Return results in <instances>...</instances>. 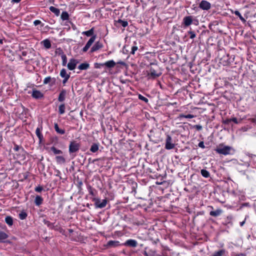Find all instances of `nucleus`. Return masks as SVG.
Listing matches in <instances>:
<instances>
[{"mask_svg":"<svg viewBox=\"0 0 256 256\" xmlns=\"http://www.w3.org/2000/svg\"><path fill=\"white\" fill-rule=\"evenodd\" d=\"M54 128L56 131L58 133L62 134H64V132H65L64 130L60 129L58 124H56V123L54 124Z\"/></svg>","mask_w":256,"mask_h":256,"instance_id":"nucleus-28","label":"nucleus"},{"mask_svg":"<svg viewBox=\"0 0 256 256\" xmlns=\"http://www.w3.org/2000/svg\"><path fill=\"white\" fill-rule=\"evenodd\" d=\"M200 172L202 175L206 178H208L210 176V172L206 170H202Z\"/></svg>","mask_w":256,"mask_h":256,"instance_id":"nucleus-30","label":"nucleus"},{"mask_svg":"<svg viewBox=\"0 0 256 256\" xmlns=\"http://www.w3.org/2000/svg\"><path fill=\"white\" fill-rule=\"evenodd\" d=\"M90 67V64L88 63H82L81 64L78 66V68L80 70H87Z\"/></svg>","mask_w":256,"mask_h":256,"instance_id":"nucleus-21","label":"nucleus"},{"mask_svg":"<svg viewBox=\"0 0 256 256\" xmlns=\"http://www.w3.org/2000/svg\"><path fill=\"white\" fill-rule=\"evenodd\" d=\"M62 57V66H65L66 64V62H67V58H66V54H62L61 56Z\"/></svg>","mask_w":256,"mask_h":256,"instance_id":"nucleus-37","label":"nucleus"},{"mask_svg":"<svg viewBox=\"0 0 256 256\" xmlns=\"http://www.w3.org/2000/svg\"><path fill=\"white\" fill-rule=\"evenodd\" d=\"M192 19L191 16H185L183 19V23L186 26H189L192 24Z\"/></svg>","mask_w":256,"mask_h":256,"instance_id":"nucleus-10","label":"nucleus"},{"mask_svg":"<svg viewBox=\"0 0 256 256\" xmlns=\"http://www.w3.org/2000/svg\"><path fill=\"white\" fill-rule=\"evenodd\" d=\"M226 253V250L224 249L220 250L217 252H215L212 256H222Z\"/></svg>","mask_w":256,"mask_h":256,"instance_id":"nucleus-20","label":"nucleus"},{"mask_svg":"<svg viewBox=\"0 0 256 256\" xmlns=\"http://www.w3.org/2000/svg\"><path fill=\"white\" fill-rule=\"evenodd\" d=\"M42 190V186H37L35 188V191L37 192H40Z\"/></svg>","mask_w":256,"mask_h":256,"instance_id":"nucleus-45","label":"nucleus"},{"mask_svg":"<svg viewBox=\"0 0 256 256\" xmlns=\"http://www.w3.org/2000/svg\"><path fill=\"white\" fill-rule=\"evenodd\" d=\"M244 223H245V220H244V221H242V222H240V226H244Z\"/></svg>","mask_w":256,"mask_h":256,"instance_id":"nucleus-53","label":"nucleus"},{"mask_svg":"<svg viewBox=\"0 0 256 256\" xmlns=\"http://www.w3.org/2000/svg\"><path fill=\"white\" fill-rule=\"evenodd\" d=\"M20 148H21L17 144H15L14 148V150L16 152L18 151Z\"/></svg>","mask_w":256,"mask_h":256,"instance_id":"nucleus-46","label":"nucleus"},{"mask_svg":"<svg viewBox=\"0 0 256 256\" xmlns=\"http://www.w3.org/2000/svg\"><path fill=\"white\" fill-rule=\"evenodd\" d=\"M199 7L203 10H208L211 7L210 4L206 0H202L200 4Z\"/></svg>","mask_w":256,"mask_h":256,"instance_id":"nucleus-7","label":"nucleus"},{"mask_svg":"<svg viewBox=\"0 0 256 256\" xmlns=\"http://www.w3.org/2000/svg\"><path fill=\"white\" fill-rule=\"evenodd\" d=\"M138 242L136 240L130 239L126 240L124 244L134 248L136 246Z\"/></svg>","mask_w":256,"mask_h":256,"instance_id":"nucleus-12","label":"nucleus"},{"mask_svg":"<svg viewBox=\"0 0 256 256\" xmlns=\"http://www.w3.org/2000/svg\"><path fill=\"white\" fill-rule=\"evenodd\" d=\"M98 148H99V144L94 143V144H92V146L90 148V151L92 152H96L98 150Z\"/></svg>","mask_w":256,"mask_h":256,"instance_id":"nucleus-17","label":"nucleus"},{"mask_svg":"<svg viewBox=\"0 0 256 256\" xmlns=\"http://www.w3.org/2000/svg\"><path fill=\"white\" fill-rule=\"evenodd\" d=\"M198 146L201 148H205L204 142H200L198 144Z\"/></svg>","mask_w":256,"mask_h":256,"instance_id":"nucleus-47","label":"nucleus"},{"mask_svg":"<svg viewBox=\"0 0 256 256\" xmlns=\"http://www.w3.org/2000/svg\"><path fill=\"white\" fill-rule=\"evenodd\" d=\"M138 50V47L136 46H133L132 48V50H131V52L130 53L132 54H134V53H135V52L136 50Z\"/></svg>","mask_w":256,"mask_h":256,"instance_id":"nucleus-44","label":"nucleus"},{"mask_svg":"<svg viewBox=\"0 0 256 256\" xmlns=\"http://www.w3.org/2000/svg\"><path fill=\"white\" fill-rule=\"evenodd\" d=\"M103 66H104V63H102V64L95 63L94 64V68H100Z\"/></svg>","mask_w":256,"mask_h":256,"instance_id":"nucleus-40","label":"nucleus"},{"mask_svg":"<svg viewBox=\"0 0 256 256\" xmlns=\"http://www.w3.org/2000/svg\"><path fill=\"white\" fill-rule=\"evenodd\" d=\"M195 128L198 130H200L202 129V126L200 125H196Z\"/></svg>","mask_w":256,"mask_h":256,"instance_id":"nucleus-49","label":"nucleus"},{"mask_svg":"<svg viewBox=\"0 0 256 256\" xmlns=\"http://www.w3.org/2000/svg\"><path fill=\"white\" fill-rule=\"evenodd\" d=\"M222 212V210L221 209H217L216 210H212L210 212V214L212 216H218L221 214Z\"/></svg>","mask_w":256,"mask_h":256,"instance_id":"nucleus-14","label":"nucleus"},{"mask_svg":"<svg viewBox=\"0 0 256 256\" xmlns=\"http://www.w3.org/2000/svg\"><path fill=\"white\" fill-rule=\"evenodd\" d=\"M42 130V127L40 126L38 127L36 129V133L37 136L38 138L40 141L42 140L43 136L42 134H41V130Z\"/></svg>","mask_w":256,"mask_h":256,"instance_id":"nucleus-18","label":"nucleus"},{"mask_svg":"<svg viewBox=\"0 0 256 256\" xmlns=\"http://www.w3.org/2000/svg\"><path fill=\"white\" fill-rule=\"evenodd\" d=\"M44 46L46 48H50L51 47V44L48 40H44L42 42Z\"/></svg>","mask_w":256,"mask_h":256,"instance_id":"nucleus-27","label":"nucleus"},{"mask_svg":"<svg viewBox=\"0 0 256 256\" xmlns=\"http://www.w3.org/2000/svg\"><path fill=\"white\" fill-rule=\"evenodd\" d=\"M5 222L10 226H12L13 224V219L10 216H7L5 218Z\"/></svg>","mask_w":256,"mask_h":256,"instance_id":"nucleus-26","label":"nucleus"},{"mask_svg":"<svg viewBox=\"0 0 256 256\" xmlns=\"http://www.w3.org/2000/svg\"><path fill=\"white\" fill-rule=\"evenodd\" d=\"M50 10L57 16H58L60 14V10L54 7V6H50Z\"/></svg>","mask_w":256,"mask_h":256,"instance_id":"nucleus-23","label":"nucleus"},{"mask_svg":"<svg viewBox=\"0 0 256 256\" xmlns=\"http://www.w3.org/2000/svg\"><path fill=\"white\" fill-rule=\"evenodd\" d=\"M96 38V35H94L90 38L88 40V41L87 42L86 44L82 49V51L84 52H86L88 50V48L90 47L92 43L95 40Z\"/></svg>","mask_w":256,"mask_h":256,"instance_id":"nucleus-6","label":"nucleus"},{"mask_svg":"<svg viewBox=\"0 0 256 256\" xmlns=\"http://www.w3.org/2000/svg\"><path fill=\"white\" fill-rule=\"evenodd\" d=\"M232 148L223 144H220L216 149V151L219 154L227 155L230 154Z\"/></svg>","mask_w":256,"mask_h":256,"instance_id":"nucleus-1","label":"nucleus"},{"mask_svg":"<svg viewBox=\"0 0 256 256\" xmlns=\"http://www.w3.org/2000/svg\"><path fill=\"white\" fill-rule=\"evenodd\" d=\"M0 42H2V40H0Z\"/></svg>","mask_w":256,"mask_h":256,"instance_id":"nucleus-55","label":"nucleus"},{"mask_svg":"<svg viewBox=\"0 0 256 256\" xmlns=\"http://www.w3.org/2000/svg\"><path fill=\"white\" fill-rule=\"evenodd\" d=\"M68 78H64V79L62 80V83L64 84H65L67 82V81L68 80Z\"/></svg>","mask_w":256,"mask_h":256,"instance_id":"nucleus-51","label":"nucleus"},{"mask_svg":"<svg viewBox=\"0 0 256 256\" xmlns=\"http://www.w3.org/2000/svg\"><path fill=\"white\" fill-rule=\"evenodd\" d=\"M248 128H246V127H244V128H242V130H243L244 132H246Z\"/></svg>","mask_w":256,"mask_h":256,"instance_id":"nucleus-54","label":"nucleus"},{"mask_svg":"<svg viewBox=\"0 0 256 256\" xmlns=\"http://www.w3.org/2000/svg\"><path fill=\"white\" fill-rule=\"evenodd\" d=\"M41 23V22L40 20H36L34 22V24L35 26H36L40 24Z\"/></svg>","mask_w":256,"mask_h":256,"instance_id":"nucleus-48","label":"nucleus"},{"mask_svg":"<svg viewBox=\"0 0 256 256\" xmlns=\"http://www.w3.org/2000/svg\"><path fill=\"white\" fill-rule=\"evenodd\" d=\"M51 150L55 154H61L62 153L61 150H58L54 146L51 148Z\"/></svg>","mask_w":256,"mask_h":256,"instance_id":"nucleus-36","label":"nucleus"},{"mask_svg":"<svg viewBox=\"0 0 256 256\" xmlns=\"http://www.w3.org/2000/svg\"><path fill=\"white\" fill-rule=\"evenodd\" d=\"M104 64L108 68H111L115 66L116 62L113 60H110L104 63Z\"/></svg>","mask_w":256,"mask_h":256,"instance_id":"nucleus-15","label":"nucleus"},{"mask_svg":"<svg viewBox=\"0 0 256 256\" xmlns=\"http://www.w3.org/2000/svg\"><path fill=\"white\" fill-rule=\"evenodd\" d=\"M27 216V214L24 211H22L19 214V218L20 220H24Z\"/></svg>","mask_w":256,"mask_h":256,"instance_id":"nucleus-34","label":"nucleus"},{"mask_svg":"<svg viewBox=\"0 0 256 256\" xmlns=\"http://www.w3.org/2000/svg\"><path fill=\"white\" fill-rule=\"evenodd\" d=\"M234 14L237 16H238V18H240V19L243 22H246V20L245 19L243 18V16L241 15V14H240V12L238 11V10H236L234 11Z\"/></svg>","mask_w":256,"mask_h":256,"instance_id":"nucleus-35","label":"nucleus"},{"mask_svg":"<svg viewBox=\"0 0 256 256\" xmlns=\"http://www.w3.org/2000/svg\"><path fill=\"white\" fill-rule=\"evenodd\" d=\"M119 245L120 242L118 241L110 240L107 244V246L110 247H116Z\"/></svg>","mask_w":256,"mask_h":256,"instance_id":"nucleus-19","label":"nucleus"},{"mask_svg":"<svg viewBox=\"0 0 256 256\" xmlns=\"http://www.w3.org/2000/svg\"><path fill=\"white\" fill-rule=\"evenodd\" d=\"M60 76L63 78H70V74H68L66 71L65 69L63 68L61 70L60 72Z\"/></svg>","mask_w":256,"mask_h":256,"instance_id":"nucleus-29","label":"nucleus"},{"mask_svg":"<svg viewBox=\"0 0 256 256\" xmlns=\"http://www.w3.org/2000/svg\"><path fill=\"white\" fill-rule=\"evenodd\" d=\"M138 98L146 102H148V99L141 94L138 95Z\"/></svg>","mask_w":256,"mask_h":256,"instance_id":"nucleus-39","label":"nucleus"},{"mask_svg":"<svg viewBox=\"0 0 256 256\" xmlns=\"http://www.w3.org/2000/svg\"><path fill=\"white\" fill-rule=\"evenodd\" d=\"M50 80H51V78L50 76L46 77L44 79V84H48V82H50Z\"/></svg>","mask_w":256,"mask_h":256,"instance_id":"nucleus-42","label":"nucleus"},{"mask_svg":"<svg viewBox=\"0 0 256 256\" xmlns=\"http://www.w3.org/2000/svg\"><path fill=\"white\" fill-rule=\"evenodd\" d=\"M21 0H12V2L13 3H18Z\"/></svg>","mask_w":256,"mask_h":256,"instance_id":"nucleus-52","label":"nucleus"},{"mask_svg":"<svg viewBox=\"0 0 256 256\" xmlns=\"http://www.w3.org/2000/svg\"><path fill=\"white\" fill-rule=\"evenodd\" d=\"M78 63V61L77 60L74 58H71L67 66L68 68L70 70H72L75 69L77 64Z\"/></svg>","mask_w":256,"mask_h":256,"instance_id":"nucleus-4","label":"nucleus"},{"mask_svg":"<svg viewBox=\"0 0 256 256\" xmlns=\"http://www.w3.org/2000/svg\"><path fill=\"white\" fill-rule=\"evenodd\" d=\"M69 16L67 12H63L61 14V18L64 20H67L68 19Z\"/></svg>","mask_w":256,"mask_h":256,"instance_id":"nucleus-32","label":"nucleus"},{"mask_svg":"<svg viewBox=\"0 0 256 256\" xmlns=\"http://www.w3.org/2000/svg\"><path fill=\"white\" fill-rule=\"evenodd\" d=\"M188 33L190 34V38L191 39H193L196 37V34L194 32L190 30Z\"/></svg>","mask_w":256,"mask_h":256,"instance_id":"nucleus-43","label":"nucleus"},{"mask_svg":"<svg viewBox=\"0 0 256 256\" xmlns=\"http://www.w3.org/2000/svg\"><path fill=\"white\" fill-rule=\"evenodd\" d=\"M107 204V200H102V201L100 200H97L96 204V207L98 208H103L105 207Z\"/></svg>","mask_w":256,"mask_h":256,"instance_id":"nucleus-11","label":"nucleus"},{"mask_svg":"<svg viewBox=\"0 0 256 256\" xmlns=\"http://www.w3.org/2000/svg\"><path fill=\"white\" fill-rule=\"evenodd\" d=\"M66 90L64 89H62L59 94L58 100L60 102H64L65 100L66 96Z\"/></svg>","mask_w":256,"mask_h":256,"instance_id":"nucleus-9","label":"nucleus"},{"mask_svg":"<svg viewBox=\"0 0 256 256\" xmlns=\"http://www.w3.org/2000/svg\"><path fill=\"white\" fill-rule=\"evenodd\" d=\"M42 202H43V198L40 196H36V197L35 198V200H34V203L36 206H40V204H42Z\"/></svg>","mask_w":256,"mask_h":256,"instance_id":"nucleus-16","label":"nucleus"},{"mask_svg":"<svg viewBox=\"0 0 256 256\" xmlns=\"http://www.w3.org/2000/svg\"><path fill=\"white\" fill-rule=\"evenodd\" d=\"M194 116L192 114H188L187 115H184V114H182L180 115V118H194Z\"/></svg>","mask_w":256,"mask_h":256,"instance_id":"nucleus-38","label":"nucleus"},{"mask_svg":"<svg viewBox=\"0 0 256 256\" xmlns=\"http://www.w3.org/2000/svg\"><path fill=\"white\" fill-rule=\"evenodd\" d=\"M58 111L60 114H62L65 112V106L64 104H62L59 106Z\"/></svg>","mask_w":256,"mask_h":256,"instance_id":"nucleus-33","label":"nucleus"},{"mask_svg":"<svg viewBox=\"0 0 256 256\" xmlns=\"http://www.w3.org/2000/svg\"><path fill=\"white\" fill-rule=\"evenodd\" d=\"M231 121V118L230 119H226L224 121V123L226 124H228Z\"/></svg>","mask_w":256,"mask_h":256,"instance_id":"nucleus-50","label":"nucleus"},{"mask_svg":"<svg viewBox=\"0 0 256 256\" xmlns=\"http://www.w3.org/2000/svg\"><path fill=\"white\" fill-rule=\"evenodd\" d=\"M116 23L120 24L124 28L126 27L128 25V22L127 21L123 20H117Z\"/></svg>","mask_w":256,"mask_h":256,"instance_id":"nucleus-31","label":"nucleus"},{"mask_svg":"<svg viewBox=\"0 0 256 256\" xmlns=\"http://www.w3.org/2000/svg\"><path fill=\"white\" fill-rule=\"evenodd\" d=\"M31 94L32 96L36 99L42 98L44 97L43 94L40 91L38 90L36 88H33L32 90Z\"/></svg>","mask_w":256,"mask_h":256,"instance_id":"nucleus-5","label":"nucleus"},{"mask_svg":"<svg viewBox=\"0 0 256 256\" xmlns=\"http://www.w3.org/2000/svg\"><path fill=\"white\" fill-rule=\"evenodd\" d=\"M56 162L58 164H64L65 162V158L61 156H56Z\"/></svg>","mask_w":256,"mask_h":256,"instance_id":"nucleus-25","label":"nucleus"},{"mask_svg":"<svg viewBox=\"0 0 256 256\" xmlns=\"http://www.w3.org/2000/svg\"><path fill=\"white\" fill-rule=\"evenodd\" d=\"M174 146L175 144L172 143L171 136L169 135H168L166 140L165 148L166 150H170L174 148Z\"/></svg>","mask_w":256,"mask_h":256,"instance_id":"nucleus-2","label":"nucleus"},{"mask_svg":"<svg viewBox=\"0 0 256 256\" xmlns=\"http://www.w3.org/2000/svg\"><path fill=\"white\" fill-rule=\"evenodd\" d=\"M94 32V28H92L90 30L88 31H84L82 32V34L86 35L87 36H93Z\"/></svg>","mask_w":256,"mask_h":256,"instance_id":"nucleus-22","label":"nucleus"},{"mask_svg":"<svg viewBox=\"0 0 256 256\" xmlns=\"http://www.w3.org/2000/svg\"><path fill=\"white\" fill-rule=\"evenodd\" d=\"M8 237V234L4 232L0 231V242H4Z\"/></svg>","mask_w":256,"mask_h":256,"instance_id":"nucleus-24","label":"nucleus"},{"mask_svg":"<svg viewBox=\"0 0 256 256\" xmlns=\"http://www.w3.org/2000/svg\"><path fill=\"white\" fill-rule=\"evenodd\" d=\"M160 73H158L154 69L151 68L148 74L150 78H155L160 76Z\"/></svg>","mask_w":256,"mask_h":256,"instance_id":"nucleus-8","label":"nucleus"},{"mask_svg":"<svg viewBox=\"0 0 256 256\" xmlns=\"http://www.w3.org/2000/svg\"><path fill=\"white\" fill-rule=\"evenodd\" d=\"M102 44L100 42H98L92 48L90 51L92 52H94L99 50L100 48H102Z\"/></svg>","mask_w":256,"mask_h":256,"instance_id":"nucleus-13","label":"nucleus"},{"mask_svg":"<svg viewBox=\"0 0 256 256\" xmlns=\"http://www.w3.org/2000/svg\"><path fill=\"white\" fill-rule=\"evenodd\" d=\"M80 144L75 141L70 142L69 146V152L70 153L75 152L78 150Z\"/></svg>","mask_w":256,"mask_h":256,"instance_id":"nucleus-3","label":"nucleus"},{"mask_svg":"<svg viewBox=\"0 0 256 256\" xmlns=\"http://www.w3.org/2000/svg\"><path fill=\"white\" fill-rule=\"evenodd\" d=\"M241 120H242L241 119L238 120L236 118H231V121L234 122L235 124H240L241 122Z\"/></svg>","mask_w":256,"mask_h":256,"instance_id":"nucleus-41","label":"nucleus"}]
</instances>
